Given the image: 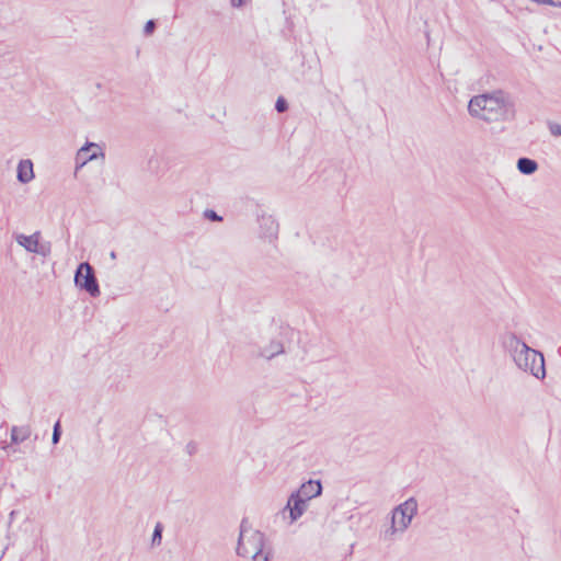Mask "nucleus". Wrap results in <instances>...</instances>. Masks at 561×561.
Returning a JSON list of instances; mask_svg holds the SVG:
<instances>
[{"mask_svg":"<svg viewBox=\"0 0 561 561\" xmlns=\"http://www.w3.org/2000/svg\"><path fill=\"white\" fill-rule=\"evenodd\" d=\"M534 353L537 354L536 357L531 355H527V366H517L519 369L524 371L530 373L533 376H535L538 379H543L546 377V367H545V358L543 355L534 350Z\"/></svg>","mask_w":561,"mask_h":561,"instance_id":"obj_8","label":"nucleus"},{"mask_svg":"<svg viewBox=\"0 0 561 561\" xmlns=\"http://www.w3.org/2000/svg\"><path fill=\"white\" fill-rule=\"evenodd\" d=\"M15 241L18 245H39L41 233L34 232L31 236L18 234Z\"/></svg>","mask_w":561,"mask_h":561,"instance_id":"obj_15","label":"nucleus"},{"mask_svg":"<svg viewBox=\"0 0 561 561\" xmlns=\"http://www.w3.org/2000/svg\"><path fill=\"white\" fill-rule=\"evenodd\" d=\"M187 448H190L188 454H192L193 453L192 450L194 449V446L187 445Z\"/></svg>","mask_w":561,"mask_h":561,"instance_id":"obj_30","label":"nucleus"},{"mask_svg":"<svg viewBox=\"0 0 561 561\" xmlns=\"http://www.w3.org/2000/svg\"><path fill=\"white\" fill-rule=\"evenodd\" d=\"M297 492L305 500H312L322 493V483L320 480H309L300 485Z\"/></svg>","mask_w":561,"mask_h":561,"instance_id":"obj_10","label":"nucleus"},{"mask_svg":"<svg viewBox=\"0 0 561 561\" xmlns=\"http://www.w3.org/2000/svg\"><path fill=\"white\" fill-rule=\"evenodd\" d=\"M14 514H15V512H14V511H12V512L10 513V517H11V518H14Z\"/></svg>","mask_w":561,"mask_h":561,"instance_id":"obj_32","label":"nucleus"},{"mask_svg":"<svg viewBox=\"0 0 561 561\" xmlns=\"http://www.w3.org/2000/svg\"><path fill=\"white\" fill-rule=\"evenodd\" d=\"M517 169L520 173L530 175L538 169V164L535 160L529 158H519L517 160Z\"/></svg>","mask_w":561,"mask_h":561,"instance_id":"obj_14","label":"nucleus"},{"mask_svg":"<svg viewBox=\"0 0 561 561\" xmlns=\"http://www.w3.org/2000/svg\"><path fill=\"white\" fill-rule=\"evenodd\" d=\"M27 253L38 254L43 257L50 254L51 248H24Z\"/></svg>","mask_w":561,"mask_h":561,"instance_id":"obj_18","label":"nucleus"},{"mask_svg":"<svg viewBox=\"0 0 561 561\" xmlns=\"http://www.w3.org/2000/svg\"><path fill=\"white\" fill-rule=\"evenodd\" d=\"M469 114L486 123L506 122L514 116V104L502 90L474 95L468 104Z\"/></svg>","mask_w":561,"mask_h":561,"instance_id":"obj_1","label":"nucleus"},{"mask_svg":"<svg viewBox=\"0 0 561 561\" xmlns=\"http://www.w3.org/2000/svg\"><path fill=\"white\" fill-rule=\"evenodd\" d=\"M549 130L553 136H561V125L558 123H550Z\"/></svg>","mask_w":561,"mask_h":561,"instance_id":"obj_22","label":"nucleus"},{"mask_svg":"<svg viewBox=\"0 0 561 561\" xmlns=\"http://www.w3.org/2000/svg\"><path fill=\"white\" fill-rule=\"evenodd\" d=\"M187 448H190L188 454H192L193 453L192 450L194 449V446L187 445Z\"/></svg>","mask_w":561,"mask_h":561,"instance_id":"obj_28","label":"nucleus"},{"mask_svg":"<svg viewBox=\"0 0 561 561\" xmlns=\"http://www.w3.org/2000/svg\"><path fill=\"white\" fill-rule=\"evenodd\" d=\"M275 108L278 113H283L288 108L287 102L283 98H278L275 104Z\"/></svg>","mask_w":561,"mask_h":561,"instance_id":"obj_21","label":"nucleus"},{"mask_svg":"<svg viewBox=\"0 0 561 561\" xmlns=\"http://www.w3.org/2000/svg\"><path fill=\"white\" fill-rule=\"evenodd\" d=\"M187 448H190L188 454H192L193 453L192 450L194 449V446L187 445Z\"/></svg>","mask_w":561,"mask_h":561,"instance_id":"obj_29","label":"nucleus"},{"mask_svg":"<svg viewBox=\"0 0 561 561\" xmlns=\"http://www.w3.org/2000/svg\"><path fill=\"white\" fill-rule=\"evenodd\" d=\"M257 238L262 243H274L278 237V222L268 214H262L257 218Z\"/></svg>","mask_w":561,"mask_h":561,"instance_id":"obj_6","label":"nucleus"},{"mask_svg":"<svg viewBox=\"0 0 561 561\" xmlns=\"http://www.w3.org/2000/svg\"><path fill=\"white\" fill-rule=\"evenodd\" d=\"M204 217L210 221H221L222 217L219 216L215 210L213 209H206L204 211Z\"/></svg>","mask_w":561,"mask_h":561,"instance_id":"obj_19","label":"nucleus"},{"mask_svg":"<svg viewBox=\"0 0 561 561\" xmlns=\"http://www.w3.org/2000/svg\"><path fill=\"white\" fill-rule=\"evenodd\" d=\"M75 285L87 291L91 297H98L101 294L94 268L88 262H81L75 272Z\"/></svg>","mask_w":561,"mask_h":561,"instance_id":"obj_5","label":"nucleus"},{"mask_svg":"<svg viewBox=\"0 0 561 561\" xmlns=\"http://www.w3.org/2000/svg\"><path fill=\"white\" fill-rule=\"evenodd\" d=\"M33 162L30 159H23L16 168V179L22 184H27L34 179Z\"/></svg>","mask_w":561,"mask_h":561,"instance_id":"obj_11","label":"nucleus"},{"mask_svg":"<svg viewBox=\"0 0 561 561\" xmlns=\"http://www.w3.org/2000/svg\"><path fill=\"white\" fill-rule=\"evenodd\" d=\"M552 7L561 8V1H554V4H551Z\"/></svg>","mask_w":561,"mask_h":561,"instance_id":"obj_27","label":"nucleus"},{"mask_svg":"<svg viewBox=\"0 0 561 561\" xmlns=\"http://www.w3.org/2000/svg\"><path fill=\"white\" fill-rule=\"evenodd\" d=\"M31 427L28 425L24 426H13L11 428V443L20 444L26 440L31 436Z\"/></svg>","mask_w":561,"mask_h":561,"instance_id":"obj_13","label":"nucleus"},{"mask_svg":"<svg viewBox=\"0 0 561 561\" xmlns=\"http://www.w3.org/2000/svg\"><path fill=\"white\" fill-rule=\"evenodd\" d=\"M502 344L503 347L511 354L517 366H527V355H531L534 357L537 356V354L534 353V348L529 347L513 332L503 334Z\"/></svg>","mask_w":561,"mask_h":561,"instance_id":"obj_4","label":"nucleus"},{"mask_svg":"<svg viewBox=\"0 0 561 561\" xmlns=\"http://www.w3.org/2000/svg\"><path fill=\"white\" fill-rule=\"evenodd\" d=\"M61 425H60V422L57 421L55 424H54V427H53V436H51V442L54 445L58 444L59 440H60V437H61Z\"/></svg>","mask_w":561,"mask_h":561,"instance_id":"obj_17","label":"nucleus"},{"mask_svg":"<svg viewBox=\"0 0 561 561\" xmlns=\"http://www.w3.org/2000/svg\"><path fill=\"white\" fill-rule=\"evenodd\" d=\"M99 158H105V153L101 146L95 142H87L78 150L76 154V162L78 164V168H82L88 162L96 160Z\"/></svg>","mask_w":561,"mask_h":561,"instance_id":"obj_7","label":"nucleus"},{"mask_svg":"<svg viewBox=\"0 0 561 561\" xmlns=\"http://www.w3.org/2000/svg\"><path fill=\"white\" fill-rule=\"evenodd\" d=\"M534 2L538 4H554V0H533Z\"/></svg>","mask_w":561,"mask_h":561,"instance_id":"obj_25","label":"nucleus"},{"mask_svg":"<svg viewBox=\"0 0 561 561\" xmlns=\"http://www.w3.org/2000/svg\"><path fill=\"white\" fill-rule=\"evenodd\" d=\"M247 2H248V0H230V5L232 8H237L238 9V8H241V7L245 5Z\"/></svg>","mask_w":561,"mask_h":561,"instance_id":"obj_24","label":"nucleus"},{"mask_svg":"<svg viewBox=\"0 0 561 561\" xmlns=\"http://www.w3.org/2000/svg\"><path fill=\"white\" fill-rule=\"evenodd\" d=\"M417 513V501L409 497L392 511L391 525L385 530V538L392 539L397 531L403 533Z\"/></svg>","mask_w":561,"mask_h":561,"instance_id":"obj_3","label":"nucleus"},{"mask_svg":"<svg viewBox=\"0 0 561 561\" xmlns=\"http://www.w3.org/2000/svg\"><path fill=\"white\" fill-rule=\"evenodd\" d=\"M187 448H190L188 454H192L193 453L192 450L194 449V446L187 445Z\"/></svg>","mask_w":561,"mask_h":561,"instance_id":"obj_31","label":"nucleus"},{"mask_svg":"<svg viewBox=\"0 0 561 561\" xmlns=\"http://www.w3.org/2000/svg\"><path fill=\"white\" fill-rule=\"evenodd\" d=\"M237 554L253 561H270L272 556L270 550H265V536L260 530H253L247 540L239 536Z\"/></svg>","mask_w":561,"mask_h":561,"instance_id":"obj_2","label":"nucleus"},{"mask_svg":"<svg viewBox=\"0 0 561 561\" xmlns=\"http://www.w3.org/2000/svg\"><path fill=\"white\" fill-rule=\"evenodd\" d=\"M285 352L284 345L279 340L273 339L271 340L270 344L264 346L261 352L260 356L272 359L273 357L283 354Z\"/></svg>","mask_w":561,"mask_h":561,"instance_id":"obj_12","label":"nucleus"},{"mask_svg":"<svg viewBox=\"0 0 561 561\" xmlns=\"http://www.w3.org/2000/svg\"><path fill=\"white\" fill-rule=\"evenodd\" d=\"M308 500H305L297 491L293 492L288 497L285 510L289 512L291 522H296L302 516L307 510Z\"/></svg>","mask_w":561,"mask_h":561,"instance_id":"obj_9","label":"nucleus"},{"mask_svg":"<svg viewBox=\"0 0 561 561\" xmlns=\"http://www.w3.org/2000/svg\"><path fill=\"white\" fill-rule=\"evenodd\" d=\"M110 256H111V259H112V260H115V259H116V253H115V251H111V252H110Z\"/></svg>","mask_w":561,"mask_h":561,"instance_id":"obj_26","label":"nucleus"},{"mask_svg":"<svg viewBox=\"0 0 561 561\" xmlns=\"http://www.w3.org/2000/svg\"><path fill=\"white\" fill-rule=\"evenodd\" d=\"M156 28V23L153 20H149L146 24H145V27H144V33L146 35H150L153 33Z\"/></svg>","mask_w":561,"mask_h":561,"instance_id":"obj_23","label":"nucleus"},{"mask_svg":"<svg viewBox=\"0 0 561 561\" xmlns=\"http://www.w3.org/2000/svg\"><path fill=\"white\" fill-rule=\"evenodd\" d=\"M249 530H251V526L249 524L248 518H242L241 524H240V534H239V536H242V538H244L245 534Z\"/></svg>","mask_w":561,"mask_h":561,"instance_id":"obj_20","label":"nucleus"},{"mask_svg":"<svg viewBox=\"0 0 561 561\" xmlns=\"http://www.w3.org/2000/svg\"><path fill=\"white\" fill-rule=\"evenodd\" d=\"M163 526L161 523H157L152 533L151 545L160 546L162 540Z\"/></svg>","mask_w":561,"mask_h":561,"instance_id":"obj_16","label":"nucleus"}]
</instances>
